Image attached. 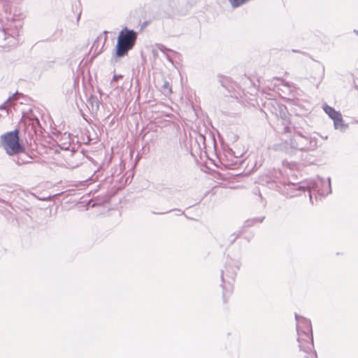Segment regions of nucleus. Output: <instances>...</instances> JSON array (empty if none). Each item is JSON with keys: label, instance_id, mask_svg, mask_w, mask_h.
<instances>
[{"label": "nucleus", "instance_id": "obj_1", "mask_svg": "<svg viewBox=\"0 0 358 358\" xmlns=\"http://www.w3.org/2000/svg\"><path fill=\"white\" fill-rule=\"evenodd\" d=\"M298 341L299 347L307 354L305 358H317L313 349L312 327L309 321L301 320L297 324Z\"/></svg>", "mask_w": 358, "mask_h": 358}, {"label": "nucleus", "instance_id": "obj_2", "mask_svg": "<svg viewBox=\"0 0 358 358\" xmlns=\"http://www.w3.org/2000/svg\"><path fill=\"white\" fill-rule=\"evenodd\" d=\"M137 40V33L127 28L122 29L117 36L115 55L122 57L133 49Z\"/></svg>", "mask_w": 358, "mask_h": 358}, {"label": "nucleus", "instance_id": "obj_3", "mask_svg": "<svg viewBox=\"0 0 358 358\" xmlns=\"http://www.w3.org/2000/svg\"><path fill=\"white\" fill-rule=\"evenodd\" d=\"M1 144L9 155H14L24 151V147L20 143L19 131L17 129L3 134L1 136Z\"/></svg>", "mask_w": 358, "mask_h": 358}, {"label": "nucleus", "instance_id": "obj_4", "mask_svg": "<svg viewBox=\"0 0 358 358\" xmlns=\"http://www.w3.org/2000/svg\"><path fill=\"white\" fill-rule=\"evenodd\" d=\"M324 110L334 120L336 128L344 127L342 115L329 106H324Z\"/></svg>", "mask_w": 358, "mask_h": 358}, {"label": "nucleus", "instance_id": "obj_5", "mask_svg": "<svg viewBox=\"0 0 358 358\" xmlns=\"http://www.w3.org/2000/svg\"><path fill=\"white\" fill-rule=\"evenodd\" d=\"M164 87L168 89L169 92H171V87H169V84H168V83H166V84L164 85Z\"/></svg>", "mask_w": 358, "mask_h": 358}, {"label": "nucleus", "instance_id": "obj_6", "mask_svg": "<svg viewBox=\"0 0 358 358\" xmlns=\"http://www.w3.org/2000/svg\"><path fill=\"white\" fill-rule=\"evenodd\" d=\"M357 34H358V31H357Z\"/></svg>", "mask_w": 358, "mask_h": 358}]
</instances>
